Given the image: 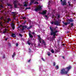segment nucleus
<instances>
[{"label": "nucleus", "mask_w": 76, "mask_h": 76, "mask_svg": "<svg viewBox=\"0 0 76 76\" xmlns=\"http://www.w3.org/2000/svg\"><path fill=\"white\" fill-rule=\"evenodd\" d=\"M71 68L72 66H69L65 68L61 69L60 72V74L61 75H67L70 69H71Z\"/></svg>", "instance_id": "1"}, {"label": "nucleus", "mask_w": 76, "mask_h": 76, "mask_svg": "<svg viewBox=\"0 0 76 76\" xmlns=\"http://www.w3.org/2000/svg\"><path fill=\"white\" fill-rule=\"evenodd\" d=\"M50 34L51 35H53V38H55L56 37V34L57 32V31H56V28L54 27H52L51 26L50 27Z\"/></svg>", "instance_id": "2"}, {"label": "nucleus", "mask_w": 76, "mask_h": 76, "mask_svg": "<svg viewBox=\"0 0 76 76\" xmlns=\"http://www.w3.org/2000/svg\"><path fill=\"white\" fill-rule=\"evenodd\" d=\"M50 23H51V24H52V25H53V24L54 23L55 25H57V26H60L61 22L58 21L57 20H56L54 22L52 21V22H50Z\"/></svg>", "instance_id": "3"}, {"label": "nucleus", "mask_w": 76, "mask_h": 76, "mask_svg": "<svg viewBox=\"0 0 76 76\" xmlns=\"http://www.w3.org/2000/svg\"><path fill=\"white\" fill-rule=\"evenodd\" d=\"M42 7H41V6H39V7L36 8H35L34 9V10L36 11V12H37V11H38V10H41V8H42Z\"/></svg>", "instance_id": "4"}, {"label": "nucleus", "mask_w": 76, "mask_h": 76, "mask_svg": "<svg viewBox=\"0 0 76 76\" xmlns=\"http://www.w3.org/2000/svg\"><path fill=\"white\" fill-rule=\"evenodd\" d=\"M67 2L66 0H64L63 2H61V4L62 6H66L67 5Z\"/></svg>", "instance_id": "5"}, {"label": "nucleus", "mask_w": 76, "mask_h": 76, "mask_svg": "<svg viewBox=\"0 0 76 76\" xmlns=\"http://www.w3.org/2000/svg\"><path fill=\"white\" fill-rule=\"evenodd\" d=\"M17 1H14L13 4H14V7L15 8H17V4H16L17 3Z\"/></svg>", "instance_id": "6"}, {"label": "nucleus", "mask_w": 76, "mask_h": 76, "mask_svg": "<svg viewBox=\"0 0 76 76\" xmlns=\"http://www.w3.org/2000/svg\"><path fill=\"white\" fill-rule=\"evenodd\" d=\"M42 45H47V44H46V42H45V41H44V40L42 39Z\"/></svg>", "instance_id": "7"}, {"label": "nucleus", "mask_w": 76, "mask_h": 76, "mask_svg": "<svg viewBox=\"0 0 76 76\" xmlns=\"http://www.w3.org/2000/svg\"><path fill=\"white\" fill-rule=\"evenodd\" d=\"M22 28L21 29V30H22V31H23V30H24L26 28H28V27H27V26L26 25L22 26Z\"/></svg>", "instance_id": "8"}, {"label": "nucleus", "mask_w": 76, "mask_h": 76, "mask_svg": "<svg viewBox=\"0 0 76 76\" xmlns=\"http://www.w3.org/2000/svg\"><path fill=\"white\" fill-rule=\"evenodd\" d=\"M47 13V12L45 10H43L42 12V15H45Z\"/></svg>", "instance_id": "9"}, {"label": "nucleus", "mask_w": 76, "mask_h": 76, "mask_svg": "<svg viewBox=\"0 0 76 76\" xmlns=\"http://www.w3.org/2000/svg\"><path fill=\"white\" fill-rule=\"evenodd\" d=\"M12 36L13 38H16V34L12 33Z\"/></svg>", "instance_id": "10"}, {"label": "nucleus", "mask_w": 76, "mask_h": 76, "mask_svg": "<svg viewBox=\"0 0 76 76\" xmlns=\"http://www.w3.org/2000/svg\"><path fill=\"white\" fill-rule=\"evenodd\" d=\"M56 15L57 16V19H60V14H56Z\"/></svg>", "instance_id": "11"}, {"label": "nucleus", "mask_w": 76, "mask_h": 76, "mask_svg": "<svg viewBox=\"0 0 76 76\" xmlns=\"http://www.w3.org/2000/svg\"><path fill=\"white\" fill-rule=\"evenodd\" d=\"M67 23L68 24H70V19H68L67 20Z\"/></svg>", "instance_id": "12"}, {"label": "nucleus", "mask_w": 76, "mask_h": 76, "mask_svg": "<svg viewBox=\"0 0 76 76\" xmlns=\"http://www.w3.org/2000/svg\"><path fill=\"white\" fill-rule=\"evenodd\" d=\"M12 27L13 29V30H14L15 29V25H14L13 24V23L12 24Z\"/></svg>", "instance_id": "13"}, {"label": "nucleus", "mask_w": 76, "mask_h": 76, "mask_svg": "<svg viewBox=\"0 0 76 76\" xmlns=\"http://www.w3.org/2000/svg\"><path fill=\"white\" fill-rule=\"evenodd\" d=\"M16 56V53L15 52H14L13 53V55L12 56V58H14Z\"/></svg>", "instance_id": "14"}, {"label": "nucleus", "mask_w": 76, "mask_h": 76, "mask_svg": "<svg viewBox=\"0 0 76 76\" xmlns=\"http://www.w3.org/2000/svg\"><path fill=\"white\" fill-rule=\"evenodd\" d=\"M62 23L64 24V25H67L69 24L67 22H64V21H62Z\"/></svg>", "instance_id": "15"}, {"label": "nucleus", "mask_w": 76, "mask_h": 76, "mask_svg": "<svg viewBox=\"0 0 76 76\" xmlns=\"http://www.w3.org/2000/svg\"><path fill=\"white\" fill-rule=\"evenodd\" d=\"M45 18L46 20H47L48 19V16H47V15H45Z\"/></svg>", "instance_id": "16"}, {"label": "nucleus", "mask_w": 76, "mask_h": 76, "mask_svg": "<svg viewBox=\"0 0 76 76\" xmlns=\"http://www.w3.org/2000/svg\"><path fill=\"white\" fill-rule=\"evenodd\" d=\"M24 3L25 4L23 6L24 7H27V6H28V4H27L25 3V2H24Z\"/></svg>", "instance_id": "17"}, {"label": "nucleus", "mask_w": 76, "mask_h": 76, "mask_svg": "<svg viewBox=\"0 0 76 76\" xmlns=\"http://www.w3.org/2000/svg\"><path fill=\"white\" fill-rule=\"evenodd\" d=\"M29 35V37H30V38H33V35L32 34H28Z\"/></svg>", "instance_id": "18"}, {"label": "nucleus", "mask_w": 76, "mask_h": 76, "mask_svg": "<svg viewBox=\"0 0 76 76\" xmlns=\"http://www.w3.org/2000/svg\"><path fill=\"white\" fill-rule=\"evenodd\" d=\"M33 26L32 25L30 26H29V27L27 29L29 30V29H30V28H32Z\"/></svg>", "instance_id": "19"}, {"label": "nucleus", "mask_w": 76, "mask_h": 76, "mask_svg": "<svg viewBox=\"0 0 76 76\" xmlns=\"http://www.w3.org/2000/svg\"><path fill=\"white\" fill-rule=\"evenodd\" d=\"M7 33V29L6 28H5V29L4 31L3 32V33H4V34L5 33Z\"/></svg>", "instance_id": "20"}, {"label": "nucleus", "mask_w": 76, "mask_h": 76, "mask_svg": "<svg viewBox=\"0 0 76 76\" xmlns=\"http://www.w3.org/2000/svg\"><path fill=\"white\" fill-rule=\"evenodd\" d=\"M69 20L70 21V22H73L74 21V20H73V18H71L70 19H69Z\"/></svg>", "instance_id": "21"}, {"label": "nucleus", "mask_w": 76, "mask_h": 76, "mask_svg": "<svg viewBox=\"0 0 76 76\" xmlns=\"http://www.w3.org/2000/svg\"><path fill=\"white\" fill-rule=\"evenodd\" d=\"M27 44L29 45H31V43L29 42V41L28 40L27 41Z\"/></svg>", "instance_id": "22"}, {"label": "nucleus", "mask_w": 76, "mask_h": 76, "mask_svg": "<svg viewBox=\"0 0 76 76\" xmlns=\"http://www.w3.org/2000/svg\"><path fill=\"white\" fill-rule=\"evenodd\" d=\"M7 20L8 21H9V22L11 21V20H12L10 19V18H8L7 19Z\"/></svg>", "instance_id": "23"}, {"label": "nucleus", "mask_w": 76, "mask_h": 76, "mask_svg": "<svg viewBox=\"0 0 76 76\" xmlns=\"http://www.w3.org/2000/svg\"><path fill=\"white\" fill-rule=\"evenodd\" d=\"M71 27L72 28V27L73 26V23H70Z\"/></svg>", "instance_id": "24"}, {"label": "nucleus", "mask_w": 76, "mask_h": 76, "mask_svg": "<svg viewBox=\"0 0 76 76\" xmlns=\"http://www.w3.org/2000/svg\"><path fill=\"white\" fill-rule=\"evenodd\" d=\"M27 22V21L26 20H24V22H23V24H25V23H26Z\"/></svg>", "instance_id": "25"}, {"label": "nucleus", "mask_w": 76, "mask_h": 76, "mask_svg": "<svg viewBox=\"0 0 76 76\" xmlns=\"http://www.w3.org/2000/svg\"><path fill=\"white\" fill-rule=\"evenodd\" d=\"M51 52L52 53H54V50L52 49L51 50Z\"/></svg>", "instance_id": "26"}, {"label": "nucleus", "mask_w": 76, "mask_h": 76, "mask_svg": "<svg viewBox=\"0 0 76 76\" xmlns=\"http://www.w3.org/2000/svg\"><path fill=\"white\" fill-rule=\"evenodd\" d=\"M34 4H38V2L37 1H35V3H34Z\"/></svg>", "instance_id": "27"}, {"label": "nucleus", "mask_w": 76, "mask_h": 76, "mask_svg": "<svg viewBox=\"0 0 76 76\" xmlns=\"http://www.w3.org/2000/svg\"><path fill=\"white\" fill-rule=\"evenodd\" d=\"M7 6H12V5H11L9 4H7Z\"/></svg>", "instance_id": "28"}, {"label": "nucleus", "mask_w": 76, "mask_h": 76, "mask_svg": "<svg viewBox=\"0 0 76 76\" xmlns=\"http://www.w3.org/2000/svg\"><path fill=\"white\" fill-rule=\"evenodd\" d=\"M0 7L1 8H3V5H2V4H1L0 5Z\"/></svg>", "instance_id": "29"}, {"label": "nucleus", "mask_w": 76, "mask_h": 76, "mask_svg": "<svg viewBox=\"0 0 76 76\" xmlns=\"http://www.w3.org/2000/svg\"><path fill=\"white\" fill-rule=\"evenodd\" d=\"M69 6H72V5H71V4H70V2H68V4H69Z\"/></svg>", "instance_id": "30"}, {"label": "nucleus", "mask_w": 76, "mask_h": 76, "mask_svg": "<svg viewBox=\"0 0 76 76\" xmlns=\"http://www.w3.org/2000/svg\"><path fill=\"white\" fill-rule=\"evenodd\" d=\"M22 19H26V18L25 17H23Z\"/></svg>", "instance_id": "31"}, {"label": "nucleus", "mask_w": 76, "mask_h": 76, "mask_svg": "<svg viewBox=\"0 0 76 76\" xmlns=\"http://www.w3.org/2000/svg\"><path fill=\"white\" fill-rule=\"evenodd\" d=\"M56 69H58V65H57L56 66Z\"/></svg>", "instance_id": "32"}, {"label": "nucleus", "mask_w": 76, "mask_h": 76, "mask_svg": "<svg viewBox=\"0 0 76 76\" xmlns=\"http://www.w3.org/2000/svg\"><path fill=\"white\" fill-rule=\"evenodd\" d=\"M53 66H55L56 65V62H53Z\"/></svg>", "instance_id": "33"}, {"label": "nucleus", "mask_w": 76, "mask_h": 76, "mask_svg": "<svg viewBox=\"0 0 76 76\" xmlns=\"http://www.w3.org/2000/svg\"><path fill=\"white\" fill-rule=\"evenodd\" d=\"M29 33H28V35L31 34V31L30 30L29 31Z\"/></svg>", "instance_id": "34"}, {"label": "nucleus", "mask_w": 76, "mask_h": 76, "mask_svg": "<svg viewBox=\"0 0 76 76\" xmlns=\"http://www.w3.org/2000/svg\"><path fill=\"white\" fill-rule=\"evenodd\" d=\"M48 55L49 56H50L51 55V53H50L49 52L48 53Z\"/></svg>", "instance_id": "35"}, {"label": "nucleus", "mask_w": 76, "mask_h": 76, "mask_svg": "<svg viewBox=\"0 0 76 76\" xmlns=\"http://www.w3.org/2000/svg\"><path fill=\"white\" fill-rule=\"evenodd\" d=\"M3 19V17H0V19L1 20H2Z\"/></svg>", "instance_id": "36"}, {"label": "nucleus", "mask_w": 76, "mask_h": 76, "mask_svg": "<svg viewBox=\"0 0 76 76\" xmlns=\"http://www.w3.org/2000/svg\"><path fill=\"white\" fill-rule=\"evenodd\" d=\"M19 35L20 37H22V34H19Z\"/></svg>", "instance_id": "37"}, {"label": "nucleus", "mask_w": 76, "mask_h": 76, "mask_svg": "<svg viewBox=\"0 0 76 76\" xmlns=\"http://www.w3.org/2000/svg\"><path fill=\"white\" fill-rule=\"evenodd\" d=\"M38 39L39 40H39H41V37H39L38 38Z\"/></svg>", "instance_id": "38"}, {"label": "nucleus", "mask_w": 76, "mask_h": 76, "mask_svg": "<svg viewBox=\"0 0 76 76\" xmlns=\"http://www.w3.org/2000/svg\"><path fill=\"white\" fill-rule=\"evenodd\" d=\"M55 53H58V50H56L55 51Z\"/></svg>", "instance_id": "39"}, {"label": "nucleus", "mask_w": 76, "mask_h": 76, "mask_svg": "<svg viewBox=\"0 0 76 76\" xmlns=\"http://www.w3.org/2000/svg\"><path fill=\"white\" fill-rule=\"evenodd\" d=\"M20 27H22V25H20V26H19L18 27V28H20Z\"/></svg>", "instance_id": "40"}, {"label": "nucleus", "mask_w": 76, "mask_h": 76, "mask_svg": "<svg viewBox=\"0 0 76 76\" xmlns=\"http://www.w3.org/2000/svg\"><path fill=\"white\" fill-rule=\"evenodd\" d=\"M12 14H15V13H16V12H12L11 13Z\"/></svg>", "instance_id": "41"}, {"label": "nucleus", "mask_w": 76, "mask_h": 76, "mask_svg": "<svg viewBox=\"0 0 76 76\" xmlns=\"http://www.w3.org/2000/svg\"><path fill=\"white\" fill-rule=\"evenodd\" d=\"M15 45L16 47H18V45H19V44H18V43H17Z\"/></svg>", "instance_id": "42"}, {"label": "nucleus", "mask_w": 76, "mask_h": 76, "mask_svg": "<svg viewBox=\"0 0 76 76\" xmlns=\"http://www.w3.org/2000/svg\"><path fill=\"white\" fill-rule=\"evenodd\" d=\"M62 58H63V59H65V57H64V56H63L62 57Z\"/></svg>", "instance_id": "43"}, {"label": "nucleus", "mask_w": 76, "mask_h": 76, "mask_svg": "<svg viewBox=\"0 0 76 76\" xmlns=\"http://www.w3.org/2000/svg\"><path fill=\"white\" fill-rule=\"evenodd\" d=\"M3 58H5V55H4L3 56Z\"/></svg>", "instance_id": "44"}, {"label": "nucleus", "mask_w": 76, "mask_h": 76, "mask_svg": "<svg viewBox=\"0 0 76 76\" xmlns=\"http://www.w3.org/2000/svg\"><path fill=\"white\" fill-rule=\"evenodd\" d=\"M28 50H29V52H31V49L30 48H29Z\"/></svg>", "instance_id": "45"}, {"label": "nucleus", "mask_w": 76, "mask_h": 76, "mask_svg": "<svg viewBox=\"0 0 76 76\" xmlns=\"http://www.w3.org/2000/svg\"><path fill=\"white\" fill-rule=\"evenodd\" d=\"M42 60L43 61H45V60H44V58H42Z\"/></svg>", "instance_id": "46"}, {"label": "nucleus", "mask_w": 76, "mask_h": 76, "mask_svg": "<svg viewBox=\"0 0 76 76\" xmlns=\"http://www.w3.org/2000/svg\"><path fill=\"white\" fill-rule=\"evenodd\" d=\"M38 46H39V47H40V46H41V45L39 43H38Z\"/></svg>", "instance_id": "47"}, {"label": "nucleus", "mask_w": 76, "mask_h": 76, "mask_svg": "<svg viewBox=\"0 0 76 76\" xmlns=\"http://www.w3.org/2000/svg\"><path fill=\"white\" fill-rule=\"evenodd\" d=\"M0 25L1 26H3V24H2L1 23H0Z\"/></svg>", "instance_id": "48"}, {"label": "nucleus", "mask_w": 76, "mask_h": 76, "mask_svg": "<svg viewBox=\"0 0 76 76\" xmlns=\"http://www.w3.org/2000/svg\"><path fill=\"white\" fill-rule=\"evenodd\" d=\"M31 61V59H30L28 61V63H30V61Z\"/></svg>", "instance_id": "49"}, {"label": "nucleus", "mask_w": 76, "mask_h": 76, "mask_svg": "<svg viewBox=\"0 0 76 76\" xmlns=\"http://www.w3.org/2000/svg\"><path fill=\"white\" fill-rule=\"evenodd\" d=\"M39 14H42V12H39Z\"/></svg>", "instance_id": "50"}, {"label": "nucleus", "mask_w": 76, "mask_h": 76, "mask_svg": "<svg viewBox=\"0 0 76 76\" xmlns=\"http://www.w3.org/2000/svg\"><path fill=\"white\" fill-rule=\"evenodd\" d=\"M32 34H33V35H34V34H35V33L34 32H32Z\"/></svg>", "instance_id": "51"}, {"label": "nucleus", "mask_w": 76, "mask_h": 76, "mask_svg": "<svg viewBox=\"0 0 76 76\" xmlns=\"http://www.w3.org/2000/svg\"><path fill=\"white\" fill-rule=\"evenodd\" d=\"M13 16H16V14H14L13 15Z\"/></svg>", "instance_id": "52"}, {"label": "nucleus", "mask_w": 76, "mask_h": 76, "mask_svg": "<svg viewBox=\"0 0 76 76\" xmlns=\"http://www.w3.org/2000/svg\"><path fill=\"white\" fill-rule=\"evenodd\" d=\"M32 3H31V2H30V3L29 4H30V5H32Z\"/></svg>", "instance_id": "53"}, {"label": "nucleus", "mask_w": 76, "mask_h": 76, "mask_svg": "<svg viewBox=\"0 0 76 76\" xmlns=\"http://www.w3.org/2000/svg\"><path fill=\"white\" fill-rule=\"evenodd\" d=\"M27 9H28V7H26V8H25V10H27Z\"/></svg>", "instance_id": "54"}, {"label": "nucleus", "mask_w": 76, "mask_h": 76, "mask_svg": "<svg viewBox=\"0 0 76 76\" xmlns=\"http://www.w3.org/2000/svg\"><path fill=\"white\" fill-rule=\"evenodd\" d=\"M41 40H39V42L40 43H41Z\"/></svg>", "instance_id": "55"}, {"label": "nucleus", "mask_w": 76, "mask_h": 76, "mask_svg": "<svg viewBox=\"0 0 76 76\" xmlns=\"http://www.w3.org/2000/svg\"><path fill=\"white\" fill-rule=\"evenodd\" d=\"M13 18L14 20H15V19H16V18H15V17H13Z\"/></svg>", "instance_id": "56"}, {"label": "nucleus", "mask_w": 76, "mask_h": 76, "mask_svg": "<svg viewBox=\"0 0 76 76\" xmlns=\"http://www.w3.org/2000/svg\"><path fill=\"white\" fill-rule=\"evenodd\" d=\"M37 37H38V38H40V36H39V35H37Z\"/></svg>", "instance_id": "57"}, {"label": "nucleus", "mask_w": 76, "mask_h": 76, "mask_svg": "<svg viewBox=\"0 0 76 76\" xmlns=\"http://www.w3.org/2000/svg\"><path fill=\"white\" fill-rule=\"evenodd\" d=\"M28 9H31V7H28Z\"/></svg>", "instance_id": "58"}, {"label": "nucleus", "mask_w": 76, "mask_h": 76, "mask_svg": "<svg viewBox=\"0 0 76 76\" xmlns=\"http://www.w3.org/2000/svg\"><path fill=\"white\" fill-rule=\"evenodd\" d=\"M6 23H9V21H7V22Z\"/></svg>", "instance_id": "59"}, {"label": "nucleus", "mask_w": 76, "mask_h": 76, "mask_svg": "<svg viewBox=\"0 0 76 76\" xmlns=\"http://www.w3.org/2000/svg\"><path fill=\"white\" fill-rule=\"evenodd\" d=\"M62 45L64 46L65 45V44H64V43H63V44H62Z\"/></svg>", "instance_id": "60"}, {"label": "nucleus", "mask_w": 76, "mask_h": 76, "mask_svg": "<svg viewBox=\"0 0 76 76\" xmlns=\"http://www.w3.org/2000/svg\"><path fill=\"white\" fill-rule=\"evenodd\" d=\"M5 41H7V38L5 39Z\"/></svg>", "instance_id": "61"}, {"label": "nucleus", "mask_w": 76, "mask_h": 76, "mask_svg": "<svg viewBox=\"0 0 76 76\" xmlns=\"http://www.w3.org/2000/svg\"><path fill=\"white\" fill-rule=\"evenodd\" d=\"M67 7H64V8H65V9H66V8H67Z\"/></svg>", "instance_id": "62"}, {"label": "nucleus", "mask_w": 76, "mask_h": 76, "mask_svg": "<svg viewBox=\"0 0 76 76\" xmlns=\"http://www.w3.org/2000/svg\"><path fill=\"white\" fill-rule=\"evenodd\" d=\"M60 1L61 2H63V0H61Z\"/></svg>", "instance_id": "63"}, {"label": "nucleus", "mask_w": 76, "mask_h": 76, "mask_svg": "<svg viewBox=\"0 0 76 76\" xmlns=\"http://www.w3.org/2000/svg\"><path fill=\"white\" fill-rule=\"evenodd\" d=\"M69 32H69V31H68L67 32V33H69Z\"/></svg>", "instance_id": "64"}]
</instances>
